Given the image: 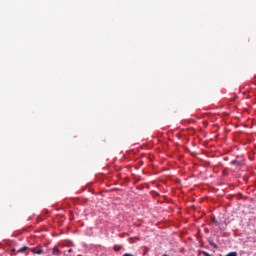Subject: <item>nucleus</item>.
<instances>
[{
	"mask_svg": "<svg viewBox=\"0 0 256 256\" xmlns=\"http://www.w3.org/2000/svg\"><path fill=\"white\" fill-rule=\"evenodd\" d=\"M213 223H216L215 219H213Z\"/></svg>",
	"mask_w": 256,
	"mask_h": 256,
	"instance_id": "nucleus-9",
	"label": "nucleus"
},
{
	"mask_svg": "<svg viewBox=\"0 0 256 256\" xmlns=\"http://www.w3.org/2000/svg\"><path fill=\"white\" fill-rule=\"evenodd\" d=\"M214 247H217V245H215V244H212Z\"/></svg>",
	"mask_w": 256,
	"mask_h": 256,
	"instance_id": "nucleus-10",
	"label": "nucleus"
},
{
	"mask_svg": "<svg viewBox=\"0 0 256 256\" xmlns=\"http://www.w3.org/2000/svg\"><path fill=\"white\" fill-rule=\"evenodd\" d=\"M52 255H59V248H57V246L53 248Z\"/></svg>",
	"mask_w": 256,
	"mask_h": 256,
	"instance_id": "nucleus-2",
	"label": "nucleus"
},
{
	"mask_svg": "<svg viewBox=\"0 0 256 256\" xmlns=\"http://www.w3.org/2000/svg\"><path fill=\"white\" fill-rule=\"evenodd\" d=\"M114 249H115V251H119V249H121V246L115 245Z\"/></svg>",
	"mask_w": 256,
	"mask_h": 256,
	"instance_id": "nucleus-6",
	"label": "nucleus"
},
{
	"mask_svg": "<svg viewBox=\"0 0 256 256\" xmlns=\"http://www.w3.org/2000/svg\"><path fill=\"white\" fill-rule=\"evenodd\" d=\"M32 253H34V255H43V249H41V248H34L32 250Z\"/></svg>",
	"mask_w": 256,
	"mask_h": 256,
	"instance_id": "nucleus-1",
	"label": "nucleus"
},
{
	"mask_svg": "<svg viewBox=\"0 0 256 256\" xmlns=\"http://www.w3.org/2000/svg\"><path fill=\"white\" fill-rule=\"evenodd\" d=\"M68 253H73V249H69V250H68Z\"/></svg>",
	"mask_w": 256,
	"mask_h": 256,
	"instance_id": "nucleus-8",
	"label": "nucleus"
},
{
	"mask_svg": "<svg viewBox=\"0 0 256 256\" xmlns=\"http://www.w3.org/2000/svg\"><path fill=\"white\" fill-rule=\"evenodd\" d=\"M231 164H232V165H239V162H237V160H232V161H231Z\"/></svg>",
	"mask_w": 256,
	"mask_h": 256,
	"instance_id": "nucleus-5",
	"label": "nucleus"
},
{
	"mask_svg": "<svg viewBox=\"0 0 256 256\" xmlns=\"http://www.w3.org/2000/svg\"><path fill=\"white\" fill-rule=\"evenodd\" d=\"M28 247L24 246L22 248H20L19 253H25V251H27Z\"/></svg>",
	"mask_w": 256,
	"mask_h": 256,
	"instance_id": "nucleus-3",
	"label": "nucleus"
},
{
	"mask_svg": "<svg viewBox=\"0 0 256 256\" xmlns=\"http://www.w3.org/2000/svg\"><path fill=\"white\" fill-rule=\"evenodd\" d=\"M225 256H237V252H230L226 254Z\"/></svg>",
	"mask_w": 256,
	"mask_h": 256,
	"instance_id": "nucleus-4",
	"label": "nucleus"
},
{
	"mask_svg": "<svg viewBox=\"0 0 256 256\" xmlns=\"http://www.w3.org/2000/svg\"><path fill=\"white\" fill-rule=\"evenodd\" d=\"M162 256H167V254H164V255H162Z\"/></svg>",
	"mask_w": 256,
	"mask_h": 256,
	"instance_id": "nucleus-11",
	"label": "nucleus"
},
{
	"mask_svg": "<svg viewBox=\"0 0 256 256\" xmlns=\"http://www.w3.org/2000/svg\"><path fill=\"white\" fill-rule=\"evenodd\" d=\"M202 253H203L204 256H212L211 254H209V253L206 252V251H203Z\"/></svg>",
	"mask_w": 256,
	"mask_h": 256,
	"instance_id": "nucleus-7",
	"label": "nucleus"
}]
</instances>
